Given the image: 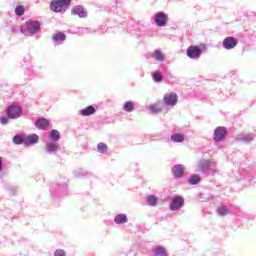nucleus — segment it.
Returning <instances> with one entry per match:
<instances>
[{
    "mask_svg": "<svg viewBox=\"0 0 256 256\" xmlns=\"http://www.w3.org/2000/svg\"><path fill=\"white\" fill-rule=\"evenodd\" d=\"M95 113H97V110L93 106H88L80 110V115H82V117H89L90 115H95Z\"/></svg>",
    "mask_w": 256,
    "mask_h": 256,
    "instance_id": "13",
    "label": "nucleus"
},
{
    "mask_svg": "<svg viewBox=\"0 0 256 256\" xmlns=\"http://www.w3.org/2000/svg\"><path fill=\"white\" fill-rule=\"evenodd\" d=\"M15 13H16V15H18L19 17H21V15H24V14H25V7H23V6H18V7L15 9Z\"/></svg>",
    "mask_w": 256,
    "mask_h": 256,
    "instance_id": "28",
    "label": "nucleus"
},
{
    "mask_svg": "<svg viewBox=\"0 0 256 256\" xmlns=\"http://www.w3.org/2000/svg\"><path fill=\"white\" fill-rule=\"evenodd\" d=\"M218 213L222 216H225L227 214V207L221 206L220 208H218Z\"/></svg>",
    "mask_w": 256,
    "mask_h": 256,
    "instance_id": "29",
    "label": "nucleus"
},
{
    "mask_svg": "<svg viewBox=\"0 0 256 256\" xmlns=\"http://www.w3.org/2000/svg\"><path fill=\"white\" fill-rule=\"evenodd\" d=\"M1 169H3V161H1V159H0V171H1Z\"/></svg>",
    "mask_w": 256,
    "mask_h": 256,
    "instance_id": "34",
    "label": "nucleus"
},
{
    "mask_svg": "<svg viewBox=\"0 0 256 256\" xmlns=\"http://www.w3.org/2000/svg\"><path fill=\"white\" fill-rule=\"evenodd\" d=\"M154 57L156 61H165V54L162 53L161 50H155Z\"/></svg>",
    "mask_w": 256,
    "mask_h": 256,
    "instance_id": "21",
    "label": "nucleus"
},
{
    "mask_svg": "<svg viewBox=\"0 0 256 256\" xmlns=\"http://www.w3.org/2000/svg\"><path fill=\"white\" fill-rule=\"evenodd\" d=\"M124 111H126L127 113H131V111H134L135 109V105L133 104V102L128 101L124 104L123 106Z\"/></svg>",
    "mask_w": 256,
    "mask_h": 256,
    "instance_id": "20",
    "label": "nucleus"
},
{
    "mask_svg": "<svg viewBox=\"0 0 256 256\" xmlns=\"http://www.w3.org/2000/svg\"><path fill=\"white\" fill-rule=\"evenodd\" d=\"M35 143H39V136L36 134L25 136V145H35Z\"/></svg>",
    "mask_w": 256,
    "mask_h": 256,
    "instance_id": "14",
    "label": "nucleus"
},
{
    "mask_svg": "<svg viewBox=\"0 0 256 256\" xmlns=\"http://www.w3.org/2000/svg\"><path fill=\"white\" fill-rule=\"evenodd\" d=\"M167 21H169V19L167 18V14L163 12L156 13L155 23L158 27H165V25H167Z\"/></svg>",
    "mask_w": 256,
    "mask_h": 256,
    "instance_id": "7",
    "label": "nucleus"
},
{
    "mask_svg": "<svg viewBox=\"0 0 256 256\" xmlns=\"http://www.w3.org/2000/svg\"><path fill=\"white\" fill-rule=\"evenodd\" d=\"M147 203L148 205H151V207H155V205H157V197H155L154 195L148 196Z\"/></svg>",
    "mask_w": 256,
    "mask_h": 256,
    "instance_id": "23",
    "label": "nucleus"
},
{
    "mask_svg": "<svg viewBox=\"0 0 256 256\" xmlns=\"http://www.w3.org/2000/svg\"><path fill=\"white\" fill-rule=\"evenodd\" d=\"M149 109L153 113H160V111H161V104L151 105V106H149Z\"/></svg>",
    "mask_w": 256,
    "mask_h": 256,
    "instance_id": "26",
    "label": "nucleus"
},
{
    "mask_svg": "<svg viewBox=\"0 0 256 256\" xmlns=\"http://www.w3.org/2000/svg\"><path fill=\"white\" fill-rule=\"evenodd\" d=\"M238 41L235 37H226L223 40V47L224 49H235L236 45H237Z\"/></svg>",
    "mask_w": 256,
    "mask_h": 256,
    "instance_id": "9",
    "label": "nucleus"
},
{
    "mask_svg": "<svg viewBox=\"0 0 256 256\" xmlns=\"http://www.w3.org/2000/svg\"><path fill=\"white\" fill-rule=\"evenodd\" d=\"M57 149H59V146L55 143H49L46 145V150L48 151V153H55Z\"/></svg>",
    "mask_w": 256,
    "mask_h": 256,
    "instance_id": "22",
    "label": "nucleus"
},
{
    "mask_svg": "<svg viewBox=\"0 0 256 256\" xmlns=\"http://www.w3.org/2000/svg\"><path fill=\"white\" fill-rule=\"evenodd\" d=\"M115 223H117V225H121L123 223H127V215L125 214H120L117 215L114 219Z\"/></svg>",
    "mask_w": 256,
    "mask_h": 256,
    "instance_id": "18",
    "label": "nucleus"
},
{
    "mask_svg": "<svg viewBox=\"0 0 256 256\" xmlns=\"http://www.w3.org/2000/svg\"><path fill=\"white\" fill-rule=\"evenodd\" d=\"M97 149H98L99 153H107V150L109 148L107 147V145L105 143L101 142L97 145Z\"/></svg>",
    "mask_w": 256,
    "mask_h": 256,
    "instance_id": "24",
    "label": "nucleus"
},
{
    "mask_svg": "<svg viewBox=\"0 0 256 256\" xmlns=\"http://www.w3.org/2000/svg\"><path fill=\"white\" fill-rule=\"evenodd\" d=\"M172 173L176 179H179L185 173V168L181 164H177L172 168Z\"/></svg>",
    "mask_w": 256,
    "mask_h": 256,
    "instance_id": "10",
    "label": "nucleus"
},
{
    "mask_svg": "<svg viewBox=\"0 0 256 256\" xmlns=\"http://www.w3.org/2000/svg\"><path fill=\"white\" fill-rule=\"evenodd\" d=\"M156 255L165 256V248H161V247L157 248Z\"/></svg>",
    "mask_w": 256,
    "mask_h": 256,
    "instance_id": "31",
    "label": "nucleus"
},
{
    "mask_svg": "<svg viewBox=\"0 0 256 256\" xmlns=\"http://www.w3.org/2000/svg\"><path fill=\"white\" fill-rule=\"evenodd\" d=\"M69 5H71V0H52L50 8L54 13H61V11L69 9Z\"/></svg>",
    "mask_w": 256,
    "mask_h": 256,
    "instance_id": "1",
    "label": "nucleus"
},
{
    "mask_svg": "<svg viewBox=\"0 0 256 256\" xmlns=\"http://www.w3.org/2000/svg\"><path fill=\"white\" fill-rule=\"evenodd\" d=\"M54 256H65V250L58 249L54 252Z\"/></svg>",
    "mask_w": 256,
    "mask_h": 256,
    "instance_id": "32",
    "label": "nucleus"
},
{
    "mask_svg": "<svg viewBox=\"0 0 256 256\" xmlns=\"http://www.w3.org/2000/svg\"><path fill=\"white\" fill-rule=\"evenodd\" d=\"M183 205H185V202L183 201V197L175 196L170 203V209L171 211H179V209H181Z\"/></svg>",
    "mask_w": 256,
    "mask_h": 256,
    "instance_id": "5",
    "label": "nucleus"
},
{
    "mask_svg": "<svg viewBox=\"0 0 256 256\" xmlns=\"http://www.w3.org/2000/svg\"><path fill=\"white\" fill-rule=\"evenodd\" d=\"M178 99L179 97L175 92L164 95V103H166V105H170L171 107H175V105H177Z\"/></svg>",
    "mask_w": 256,
    "mask_h": 256,
    "instance_id": "6",
    "label": "nucleus"
},
{
    "mask_svg": "<svg viewBox=\"0 0 256 256\" xmlns=\"http://www.w3.org/2000/svg\"><path fill=\"white\" fill-rule=\"evenodd\" d=\"M211 167V163L209 161H206L204 163L200 164V169H209Z\"/></svg>",
    "mask_w": 256,
    "mask_h": 256,
    "instance_id": "30",
    "label": "nucleus"
},
{
    "mask_svg": "<svg viewBox=\"0 0 256 256\" xmlns=\"http://www.w3.org/2000/svg\"><path fill=\"white\" fill-rule=\"evenodd\" d=\"M171 141H173V143H183V141H185V136H183V134L175 133L171 136Z\"/></svg>",
    "mask_w": 256,
    "mask_h": 256,
    "instance_id": "16",
    "label": "nucleus"
},
{
    "mask_svg": "<svg viewBox=\"0 0 256 256\" xmlns=\"http://www.w3.org/2000/svg\"><path fill=\"white\" fill-rule=\"evenodd\" d=\"M7 115L10 119H19V116L23 115V109L20 106L11 105L7 109Z\"/></svg>",
    "mask_w": 256,
    "mask_h": 256,
    "instance_id": "3",
    "label": "nucleus"
},
{
    "mask_svg": "<svg viewBox=\"0 0 256 256\" xmlns=\"http://www.w3.org/2000/svg\"><path fill=\"white\" fill-rule=\"evenodd\" d=\"M186 55L190 59H197L201 55V48L199 46H189Z\"/></svg>",
    "mask_w": 256,
    "mask_h": 256,
    "instance_id": "8",
    "label": "nucleus"
},
{
    "mask_svg": "<svg viewBox=\"0 0 256 256\" xmlns=\"http://www.w3.org/2000/svg\"><path fill=\"white\" fill-rule=\"evenodd\" d=\"M13 143H14L15 145H25V136L16 134V135L13 137Z\"/></svg>",
    "mask_w": 256,
    "mask_h": 256,
    "instance_id": "17",
    "label": "nucleus"
},
{
    "mask_svg": "<svg viewBox=\"0 0 256 256\" xmlns=\"http://www.w3.org/2000/svg\"><path fill=\"white\" fill-rule=\"evenodd\" d=\"M50 137H51L52 139H54V141H59V139H61V136H60V134H59V131H57V130H52V131L50 132Z\"/></svg>",
    "mask_w": 256,
    "mask_h": 256,
    "instance_id": "25",
    "label": "nucleus"
},
{
    "mask_svg": "<svg viewBox=\"0 0 256 256\" xmlns=\"http://www.w3.org/2000/svg\"><path fill=\"white\" fill-rule=\"evenodd\" d=\"M65 39H66V36H65V33H63V32H59L57 34L52 35V40L55 43H63V41H65Z\"/></svg>",
    "mask_w": 256,
    "mask_h": 256,
    "instance_id": "15",
    "label": "nucleus"
},
{
    "mask_svg": "<svg viewBox=\"0 0 256 256\" xmlns=\"http://www.w3.org/2000/svg\"><path fill=\"white\" fill-rule=\"evenodd\" d=\"M72 15H78L81 19L87 17V11L82 6H75L72 9Z\"/></svg>",
    "mask_w": 256,
    "mask_h": 256,
    "instance_id": "12",
    "label": "nucleus"
},
{
    "mask_svg": "<svg viewBox=\"0 0 256 256\" xmlns=\"http://www.w3.org/2000/svg\"><path fill=\"white\" fill-rule=\"evenodd\" d=\"M227 136V128L219 126L214 131V141L219 142L223 141Z\"/></svg>",
    "mask_w": 256,
    "mask_h": 256,
    "instance_id": "4",
    "label": "nucleus"
},
{
    "mask_svg": "<svg viewBox=\"0 0 256 256\" xmlns=\"http://www.w3.org/2000/svg\"><path fill=\"white\" fill-rule=\"evenodd\" d=\"M153 80L156 81V83H160V81H163V74L159 73V72H156L153 75Z\"/></svg>",
    "mask_w": 256,
    "mask_h": 256,
    "instance_id": "27",
    "label": "nucleus"
},
{
    "mask_svg": "<svg viewBox=\"0 0 256 256\" xmlns=\"http://www.w3.org/2000/svg\"><path fill=\"white\" fill-rule=\"evenodd\" d=\"M40 25L37 21H27L26 22V29L25 27L21 26V33H24V35H29L33 33H37L39 31Z\"/></svg>",
    "mask_w": 256,
    "mask_h": 256,
    "instance_id": "2",
    "label": "nucleus"
},
{
    "mask_svg": "<svg viewBox=\"0 0 256 256\" xmlns=\"http://www.w3.org/2000/svg\"><path fill=\"white\" fill-rule=\"evenodd\" d=\"M0 121H1L2 125H7V123H8L7 117H2V118L0 119Z\"/></svg>",
    "mask_w": 256,
    "mask_h": 256,
    "instance_id": "33",
    "label": "nucleus"
},
{
    "mask_svg": "<svg viewBox=\"0 0 256 256\" xmlns=\"http://www.w3.org/2000/svg\"><path fill=\"white\" fill-rule=\"evenodd\" d=\"M49 125H51V123L49 122V120H47V118H39L35 122V126L37 127V129H49Z\"/></svg>",
    "mask_w": 256,
    "mask_h": 256,
    "instance_id": "11",
    "label": "nucleus"
},
{
    "mask_svg": "<svg viewBox=\"0 0 256 256\" xmlns=\"http://www.w3.org/2000/svg\"><path fill=\"white\" fill-rule=\"evenodd\" d=\"M201 182V177H199V175H192L189 179H188V183H190V185H197Z\"/></svg>",
    "mask_w": 256,
    "mask_h": 256,
    "instance_id": "19",
    "label": "nucleus"
}]
</instances>
